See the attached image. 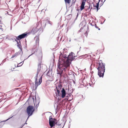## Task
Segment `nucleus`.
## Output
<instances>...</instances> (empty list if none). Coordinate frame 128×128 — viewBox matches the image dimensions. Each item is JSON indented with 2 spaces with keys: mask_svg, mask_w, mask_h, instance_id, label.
I'll use <instances>...</instances> for the list:
<instances>
[{
  "mask_svg": "<svg viewBox=\"0 0 128 128\" xmlns=\"http://www.w3.org/2000/svg\"><path fill=\"white\" fill-rule=\"evenodd\" d=\"M66 61L65 62L63 59L60 58L58 60V68L57 69V74L60 76L62 75H67L69 70L68 66H66Z\"/></svg>",
  "mask_w": 128,
  "mask_h": 128,
  "instance_id": "1",
  "label": "nucleus"
},
{
  "mask_svg": "<svg viewBox=\"0 0 128 128\" xmlns=\"http://www.w3.org/2000/svg\"><path fill=\"white\" fill-rule=\"evenodd\" d=\"M96 68L98 70V74L100 77H103L105 70V64L102 60L96 63Z\"/></svg>",
  "mask_w": 128,
  "mask_h": 128,
  "instance_id": "2",
  "label": "nucleus"
},
{
  "mask_svg": "<svg viewBox=\"0 0 128 128\" xmlns=\"http://www.w3.org/2000/svg\"><path fill=\"white\" fill-rule=\"evenodd\" d=\"M73 53L72 54H70L68 55L67 59L66 61V65L67 66H69L71 62V61L74 60L75 58L74 56Z\"/></svg>",
  "mask_w": 128,
  "mask_h": 128,
  "instance_id": "3",
  "label": "nucleus"
},
{
  "mask_svg": "<svg viewBox=\"0 0 128 128\" xmlns=\"http://www.w3.org/2000/svg\"><path fill=\"white\" fill-rule=\"evenodd\" d=\"M57 120L55 118H53L51 116L50 117L49 120V124L51 127L54 126L56 124L60 125V124H58V122Z\"/></svg>",
  "mask_w": 128,
  "mask_h": 128,
  "instance_id": "4",
  "label": "nucleus"
},
{
  "mask_svg": "<svg viewBox=\"0 0 128 128\" xmlns=\"http://www.w3.org/2000/svg\"><path fill=\"white\" fill-rule=\"evenodd\" d=\"M62 87V85L60 84H58V85L56 86V89H54L56 91V96L57 97L60 96L61 95L60 93V90H61Z\"/></svg>",
  "mask_w": 128,
  "mask_h": 128,
  "instance_id": "5",
  "label": "nucleus"
},
{
  "mask_svg": "<svg viewBox=\"0 0 128 128\" xmlns=\"http://www.w3.org/2000/svg\"><path fill=\"white\" fill-rule=\"evenodd\" d=\"M35 110L34 107L31 106L28 107L26 109L28 115V116H31Z\"/></svg>",
  "mask_w": 128,
  "mask_h": 128,
  "instance_id": "6",
  "label": "nucleus"
},
{
  "mask_svg": "<svg viewBox=\"0 0 128 128\" xmlns=\"http://www.w3.org/2000/svg\"><path fill=\"white\" fill-rule=\"evenodd\" d=\"M40 71V70H38V71L37 72V74H36V76L35 77V85L36 86V87H37V86L40 85L41 82H42V76L40 78V79L39 80V81L37 82V77L38 76V74L39 73V72Z\"/></svg>",
  "mask_w": 128,
  "mask_h": 128,
  "instance_id": "7",
  "label": "nucleus"
},
{
  "mask_svg": "<svg viewBox=\"0 0 128 128\" xmlns=\"http://www.w3.org/2000/svg\"><path fill=\"white\" fill-rule=\"evenodd\" d=\"M39 23L38 22L36 24H34L32 28V30L30 31V33L33 34H34L39 29L38 28Z\"/></svg>",
  "mask_w": 128,
  "mask_h": 128,
  "instance_id": "8",
  "label": "nucleus"
},
{
  "mask_svg": "<svg viewBox=\"0 0 128 128\" xmlns=\"http://www.w3.org/2000/svg\"><path fill=\"white\" fill-rule=\"evenodd\" d=\"M27 36V33H24L16 37L15 40L16 41L17 40H20L21 39L26 37ZM19 42L20 43V41Z\"/></svg>",
  "mask_w": 128,
  "mask_h": 128,
  "instance_id": "9",
  "label": "nucleus"
},
{
  "mask_svg": "<svg viewBox=\"0 0 128 128\" xmlns=\"http://www.w3.org/2000/svg\"><path fill=\"white\" fill-rule=\"evenodd\" d=\"M87 0H82V2L80 6V10H82L84 8V6Z\"/></svg>",
  "mask_w": 128,
  "mask_h": 128,
  "instance_id": "10",
  "label": "nucleus"
},
{
  "mask_svg": "<svg viewBox=\"0 0 128 128\" xmlns=\"http://www.w3.org/2000/svg\"><path fill=\"white\" fill-rule=\"evenodd\" d=\"M61 97L62 98H63L65 97L66 95V92L64 88H62V90H61Z\"/></svg>",
  "mask_w": 128,
  "mask_h": 128,
  "instance_id": "11",
  "label": "nucleus"
},
{
  "mask_svg": "<svg viewBox=\"0 0 128 128\" xmlns=\"http://www.w3.org/2000/svg\"><path fill=\"white\" fill-rule=\"evenodd\" d=\"M19 54V53L18 52H16L12 56L11 58H14L18 56Z\"/></svg>",
  "mask_w": 128,
  "mask_h": 128,
  "instance_id": "12",
  "label": "nucleus"
},
{
  "mask_svg": "<svg viewBox=\"0 0 128 128\" xmlns=\"http://www.w3.org/2000/svg\"><path fill=\"white\" fill-rule=\"evenodd\" d=\"M41 63H42L41 61L40 60L39 61V62L38 63V70H40V68H41Z\"/></svg>",
  "mask_w": 128,
  "mask_h": 128,
  "instance_id": "13",
  "label": "nucleus"
},
{
  "mask_svg": "<svg viewBox=\"0 0 128 128\" xmlns=\"http://www.w3.org/2000/svg\"><path fill=\"white\" fill-rule=\"evenodd\" d=\"M39 39L38 38H36V46H38L39 45Z\"/></svg>",
  "mask_w": 128,
  "mask_h": 128,
  "instance_id": "14",
  "label": "nucleus"
},
{
  "mask_svg": "<svg viewBox=\"0 0 128 128\" xmlns=\"http://www.w3.org/2000/svg\"><path fill=\"white\" fill-rule=\"evenodd\" d=\"M66 4H69L70 3L71 0H64Z\"/></svg>",
  "mask_w": 128,
  "mask_h": 128,
  "instance_id": "15",
  "label": "nucleus"
},
{
  "mask_svg": "<svg viewBox=\"0 0 128 128\" xmlns=\"http://www.w3.org/2000/svg\"><path fill=\"white\" fill-rule=\"evenodd\" d=\"M99 2L96 3V6L97 8V11L98 10V6H99Z\"/></svg>",
  "mask_w": 128,
  "mask_h": 128,
  "instance_id": "16",
  "label": "nucleus"
},
{
  "mask_svg": "<svg viewBox=\"0 0 128 128\" xmlns=\"http://www.w3.org/2000/svg\"><path fill=\"white\" fill-rule=\"evenodd\" d=\"M17 44H18L17 46H18V47L19 48H21V46L18 42H17Z\"/></svg>",
  "mask_w": 128,
  "mask_h": 128,
  "instance_id": "17",
  "label": "nucleus"
},
{
  "mask_svg": "<svg viewBox=\"0 0 128 128\" xmlns=\"http://www.w3.org/2000/svg\"><path fill=\"white\" fill-rule=\"evenodd\" d=\"M48 24H50L51 25L52 24V22H51L50 21H49V20L48 21Z\"/></svg>",
  "mask_w": 128,
  "mask_h": 128,
  "instance_id": "18",
  "label": "nucleus"
},
{
  "mask_svg": "<svg viewBox=\"0 0 128 128\" xmlns=\"http://www.w3.org/2000/svg\"><path fill=\"white\" fill-rule=\"evenodd\" d=\"M95 27L96 28H98L99 30H100V28H99L96 25V24H95Z\"/></svg>",
  "mask_w": 128,
  "mask_h": 128,
  "instance_id": "19",
  "label": "nucleus"
},
{
  "mask_svg": "<svg viewBox=\"0 0 128 128\" xmlns=\"http://www.w3.org/2000/svg\"><path fill=\"white\" fill-rule=\"evenodd\" d=\"M25 124H22L20 128H22L24 125Z\"/></svg>",
  "mask_w": 128,
  "mask_h": 128,
  "instance_id": "20",
  "label": "nucleus"
},
{
  "mask_svg": "<svg viewBox=\"0 0 128 128\" xmlns=\"http://www.w3.org/2000/svg\"><path fill=\"white\" fill-rule=\"evenodd\" d=\"M0 39H1V40H3V38H1Z\"/></svg>",
  "mask_w": 128,
  "mask_h": 128,
  "instance_id": "21",
  "label": "nucleus"
},
{
  "mask_svg": "<svg viewBox=\"0 0 128 128\" xmlns=\"http://www.w3.org/2000/svg\"><path fill=\"white\" fill-rule=\"evenodd\" d=\"M48 73H47V75H48Z\"/></svg>",
  "mask_w": 128,
  "mask_h": 128,
  "instance_id": "22",
  "label": "nucleus"
},
{
  "mask_svg": "<svg viewBox=\"0 0 128 128\" xmlns=\"http://www.w3.org/2000/svg\"><path fill=\"white\" fill-rule=\"evenodd\" d=\"M58 124H60H60H58Z\"/></svg>",
  "mask_w": 128,
  "mask_h": 128,
  "instance_id": "23",
  "label": "nucleus"
},
{
  "mask_svg": "<svg viewBox=\"0 0 128 128\" xmlns=\"http://www.w3.org/2000/svg\"><path fill=\"white\" fill-rule=\"evenodd\" d=\"M31 55H30V56H28V57L30 56Z\"/></svg>",
  "mask_w": 128,
  "mask_h": 128,
  "instance_id": "24",
  "label": "nucleus"
},
{
  "mask_svg": "<svg viewBox=\"0 0 128 128\" xmlns=\"http://www.w3.org/2000/svg\"><path fill=\"white\" fill-rule=\"evenodd\" d=\"M1 26H0V27H1Z\"/></svg>",
  "mask_w": 128,
  "mask_h": 128,
  "instance_id": "25",
  "label": "nucleus"
},
{
  "mask_svg": "<svg viewBox=\"0 0 128 128\" xmlns=\"http://www.w3.org/2000/svg\"><path fill=\"white\" fill-rule=\"evenodd\" d=\"M18 65L17 67H18Z\"/></svg>",
  "mask_w": 128,
  "mask_h": 128,
  "instance_id": "26",
  "label": "nucleus"
}]
</instances>
